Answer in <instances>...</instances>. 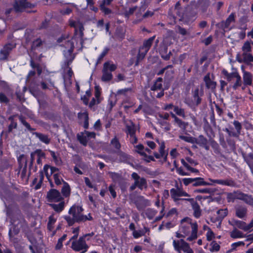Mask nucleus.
<instances>
[{
    "instance_id": "1",
    "label": "nucleus",
    "mask_w": 253,
    "mask_h": 253,
    "mask_svg": "<svg viewBox=\"0 0 253 253\" xmlns=\"http://www.w3.org/2000/svg\"><path fill=\"white\" fill-rule=\"evenodd\" d=\"M198 225L196 221L188 217L182 219L178 230L175 232V236L180 239L173 240L172 242L174 250L180 253L188 244L183 238L189 242L194 241L198 238Z\"/></svg>"
},
{
    "instance_id": "2",
    "label": "nucleus",
    "mask_w": 253,
    "mask_h": 253,
    "mask_svg": "<svg viewBox=\"0 0 253 253\" xmlns=\"http://www.w3.org/2000/svg\"><path fill=\"white\" fill-rule=\"evenodd\" d=\"M83 211L82 207L74 205L70 208L68 211L69 215H64L63 218L70 226L73 225L75 222H84L92 219L89 213L87 215L83 214Z\"/></svg>"
},
{
    "instance_id": "3",
    "label": "nucleus",
    "mask_w": 253,
    "mask_h": 253,
    "mask_svg": "<svg viewBox=\"0 0 253 253\" xmlns=\"http://www.w3.org/2000/svg\"><path fill=\"white\" fill-rule=\"evenodd\" d=\"M11 225L9 230V236L11 239L17 234L20 229L25 224V220L19 211L14 213L11 217Z\"/></svg>"
},
{
    "instance_id": "4",
    "label": "nucleus",
    "mask_w": 253,
    "mask_h": 253,
    "mask_svg": "<svg viewBox=\"0 0 253 253\" xmlns=\"http://www.w3.org/2000/svg\"><path fill=\"white\" fill-rule=\"evenodd\" d=\"M170 195L173 201L177 205L179 204L180 202L183 200L194 202V199L189 198L190 195L181 187H177L176 188H171L170 190Z\"/></svg>"
},
{
    "instance_id": "5",
    "label": "nucleus",
    "mask_w": 253,
    "mask_h": 253,
    "mask_svg": "<svg viewBox=\"0 0 253 253\" xmlns=\"http://www.w3.org/2000/svg\"><path fill=\"white\" fill-rule=\"evenodd\" d=\"M251 42H245L242 47V57H240L239 54H238L236 56L237 60L240 63L244 62L248 64L253 62V56L251 53Z\"/></svg>"
},
{
    "instance_id": "6",
    "label": "nucleus",
    "mask_w": 253,
    "mask_h": 253,
    "mask_svg": "<svg viewBox=\"0 0 253 253\" xmlns=\"http://www.w3.org/2000/svg\"><path fill=\"white\" fill-rule=\"evenodd\" d=\"M117 69V66L112 62L108 61L104 63L102 69L101 80L103 82H108L112 80V72Z\"/></svg>"
},
{
    "instance_id": "7",
    "label": "nucleus",
    "mask_w": 253,
    "mask_h": 253,
    "mask_svg": "<svg viewBox=\"0 0 253 253\" xmlns=\"http://www.w3.org/2000/svg\"><path fill=\"white\" fill-rule=\"evenodd\" d=\"M131 177L134 180V183L130 187V191L134 190L136 187L140 190L147 188V183L145 178L140 177L137 173L134 172L131 174Z\"/></svg>"
},
{
    "instance_id": "8",
    "label": "nucleus",
    "mask_w": 253,
    "mask_h": 253,
    "mask_svg": "<svg viewBox=\"0 0 253 253\" xmlns=\"http://www.w3.org/2000/svg\"><path fill=\"white\" fill-rule=\"evenodd\" d=\"M71 248L76 252L84 250V252H86L88 249V246L86 244L84 237H80L78 240L73 241L72 242Z\"/></svg>"
},
{
    "instance_id": "9",
    "label": "nucleus",
    "mask_w": 253,
    "mask_h": 253,
    "mask_svg": "<svg viewBox=\"0 0 253 253\" xmlns=\"http://www.w3.org/2000/svg\"><path fill=\"white\" fill-rule=\"evenodd\" d=\"M48 201L50 202H58L63 201L60 193L56 189L50 190L47 194Z\"/></svg>"
},
{
    "instance_id": "10",
    "label": "nucleus",
    "mask_w": 253,
    "mask_h": 253,
    "mask_svg": "<svg viewBox=\"0 0 253 253\" xmlns=\"http://www.w3.org/2000/svg\"><path fill=\"white\" fill-rule=\"evenodd\" d=\"M34 6V4L27 2L26 0H20L15 1L14 8L16 12H21L27 8H31Z\"/></svg>"
},
{
    "instance_id": "11",
    "label": "nucleus",
    "mask_w": 253,
    "mask_h": 253,
    "mask_svg": "<svg viewBox=\"0 0 253 253\" xmlns=\"http://www.w3.org/2000/svg\"><path fill=\"white\" fill-rule=\"evenodd\" d=\"M157 142L160 145L159 153L157 152L154 153V156L157 159L162 158H163V161L166 162L167 160L168 153L166 152L165 150V142L163 141H159L158 140H157Z\"/></svg>"
},
{
    "instance_id": "12",
    "label": "nucleus",
    "mask_w": 253,
    "mask_h": 253,
    "mask_svg": "<svg viewBox=\"0 0 253 253\" xmlns=\"http://www.w3.org/2000/svg\"><path fill=\"white\" fill-rule=\"evenodd\" d=\"M229 223L236 229L239 228L244 231L249 232L248 225L243 221L233 219L229 221Z\"/></svg>"
},
{
    "instance_id": "13",
    "label": "nucleus",
    "mask_w": 253,
    "mask_h": 253,
    "mask_svg": "<svg viewBox=\"0 0 253 253\" xmlns=\"http://www.w3.org/2000/svg\"><path fill=\"white\" fill-rule=\"evenodd\" d=\"M135 204L137 209L140 211L146 207L150 206L151 202L149 200L145 199L143 196H139L137 198Z\"/></svg>"
},
{
    "instance_id": "14",
    "label": "nucleus",
    "mask_w": 253,
    "mask_h": 253,
    "mask_svg": "<svg viewBox=\"0 0 253 253\" xmlns=\"http://www.w3.org/2000/svg\"><path fill=\"white\" fill-rule=\"evenodd\" d=\"M73 75V72L70 68H67V71L66 74L63 75L64 86L66 90L72 84L71 78Z\"/></svg>"
},
{
    "instance_id": "15",
    "label": "nucleus",
    "mask_w": 253,
    "mask_h": 253,
    "mask_svg": "<svg viewBox=\"0 0 253 253\" xmlns=\"http://www.w3.org/2000/svg\"><path fill=\"white\" fill-rule=\"evenodd\" d=\"M209 180L213 183H216L220 185H226L230 187H236V185L235 182L231 179H228L225 180L222 179H212L209 178Z\"/></svg>"
},
{
    "instance_id": "16",
    "label": "nucleus",
    "mask_w": 253,
    "mask_h": 253,
    "mask_svg": "<svg viewBox=\"0 0 253 253\" xmlns=\"http://www.w3.org/2000/svg\"><path fill=\"white\" fill-rule=\"evenodd\" d=\"M247 208L245 206H238L235 208V214L237 217L245 219L247 217Z\"/></svg>"
},
{
    "instance_id": "17",
    "label": "nucleus",
    "mask_w": 253,
    "mask_h": 253,
    "mask_svg": "<svg viewBox=\"0 0 253 253\" xmlns=\"http://www.w3.org/2000/svg\"><path fill=\"white\" fill-rule=\"evenodd\" d=\"M194 144H197L199 146L204 147L206 150L209 149V146L208 144V140L203 135H200L197 138L194 137Z\"/></svg>"
},
{
    "instance_id": "18",
    "label": "nucleus",
    "mask_w": 253,
    "mask_h": 253,
    "mask_svg": "<svg viewBox=\"0 0 253 253\" xmlns=\"http://www.w3.org/2000/svg\"><path fill=\"white\" fill-rule=\"evenodd\" d=\"M79 120L84 123V127L87 129L89 126L88 114L86 111L80 112L78 114Z\"/></svg>"
},
{
    "instance_id": "19",
    "label": "nucleus",
    "mask_w": 253,
    "mask_h": 253,
    "mask_svg": "<svg viewBox=\"0 0 253 253\" xmlns=\"http://www.w3.org/2000/svg\"><path fill=\"white\" fill-rule=\"evenodd\" d=\"M18 161L19 167L22 169V175H24L26 174L27 166L26 156L23 154L20 155L18 158Z\"/></svg>"
},
{
    "instance_id": "20",
    "label": "nucleus",
    "mask_w": 253,
    "mask_h": 253,
    "mask_svg": "<svg viewBox=\"0 0 253 253\" xmlns=\"http://www.w3.org/2000/svg\"><path fill=\"white\" fill-rule=\"evenodd\" d=\"M125 124L126 134L129 135V136H132L133 134H135L136 127L134 123L131 121H126Z\"/></svg>"
},
{
    "instance_id": "21",
    "label": "nucleus",
    "mask_w": 253,
    "mask_h": 253,
    "mask_svg": "<svg viewBox=\"0 0 253 253\" xmlns=\"http://www.w3.org/2000/svg\"><path fill=\"white\" fill-rule=\"evenodd\" d=\"M222 73L225 76V78L226 79L228 82H230L234 78H236L239 74L236 71H233L232 72L229 73L225 69H223L222 71Z\"/></svg>"
},
{
    "instance_id": "22",
    "label": "nucleus",
    "mask_w": 253,
    "mask_h": 253,
    "mask_svg": "<svg viewBox=\"0 0 253 253\" xmlns=\"http://www.w3.org/2000/svg\"><path fill=\"white\" fill-rule=\"evenodd\" d=\"M193 185L194 186L212 185V183L207 182L204 181V178L202 177H196L194 178Z\"/></svg>"
},
{
    "instance_id": "23",
    "label": "nucleus",
    "mask_w": 253,
    "mask_h": 253,
    "mask_svg": "<svg viewBox=\"0 0 253 253\" xmlns=\"http://www.w3.org/2000/svg\"><path fill=\"white\" fill-rule=\"evenodd\" d=\"M65 202L64 201H60L59 204H51L50 206L57 212H61L65 208Z\"/></svg>"
},
{
    "instance_id": "24",
    "label": "nucleus",
    "mask_w": 253,
    "mask_h": 253,
    "mask_svg": "<svg viewBox=\"0 0 253 253\" xmlns=\"http://www.w3.org/2000/svg\"><path fill=\"white\" fill-rule=\"evenodd\" d=\"M243 78L244 81V84L245 85H252L253 76L250 73L244 71Z\"/></svg>"
},
{
    "instance_id": "25",
    "label": "nucleus",
    "mask_w": 253,
    "mask_h": 253,
    "mask_svg": "<svg viewBox=\"0 0 253 253\" xmlns=\"http://www.w3.org/2000/svg\"><path fill=\"white\" fill-rule=\"evenodd\" d=\"M155 38V36H153V37L150 38L148 40L144 41L143 45L141 47H140L141 50H145L146 51H148L150 47L152 45V44Z\"/></svg>"
},
{
    "instance_id": "26",
    "label": "nucleus",
    "mask_w": 253,
    "mask_h": 253,
    "mask_svg": "<svg viewBox=\"0 0 253 253\" xmlns=\"http://www.w3.org/2000/svg\"><path fill=\"white\" fill-rule=\"evenodd\" d=\"M230 237L233 239L243 238L246 237L241 231L234 228L233 230L230 232Z\"/></svg>"
},
{
    "instance_id": "27",
    "label": "nucleus",
    "mask_w": 253,
    "mask_h": 253,
    "mask_svg": "<svg viewBox=\"0 0 253 253\" xmlns=\"http://www.w3.org/2000/svg\"><path fill=\"white\" fill-rule=\"evenodd\" d=\"M204 81L206 83V86L208 88L213 89L215 88L216 84L213 81H211L210 77V75L207 74L204 77Z\"/></svg>"
},
{
    "instance_id": "28",
    "label": "nucleus",
    "mask_w": 253,
    "mask_h": 253,
    "mask_svg": "<svg viewBox=\"0 0 253 253\" xmlns=\"http://www.w3.org/2000/svg\"><path fill=\"white\" fill-rule=\"evenodd\" d=\"M75 41V39L74 38H72L71 40H68V41H65V44L64 46L69 53H71L73 52L74 48Z\"/></svg>"
},
{
    "instance_id": "29",
    "label": "nucleus",
    "mask_w": 253,
    "mask_h": 253,
    "mask_svg": "<svg viewBox=\"0 0 253 253\" xmlns=\"http://www.w3.org/2000/svg\"><path fill=\"white\" fill-rule=\"evenodd\" d=\"M63 184V186L61 189V193L64 197H67L70 195V187L69 184L66 182H64Z\"/></svg>"
},
{
    "instance_id": "30",
    "label": "nucleus",
    "mask_w": 253,
    "mask_h": 253,
    "mask_svg": "<svg viewBox=\"0 0 253 253\" xmlns=\"http://www.w3.org/2000/svg\"><path fill=\"white\" fill-rule=\"evenodd\" d=\"M192 208L194 211V216L197 218H199L201 214V212L199 206L197 203H194L192 205Z\"/></svg>"
},
{
    "instance_id": "31",
    "label": "nucleus",
    "mask_w": 253,
    "mask_h": 253,
    "mask_svg": "<svg viewBox=\"0 0 253 253\" xmlns=\"http://www.w3.org/2000/svg\"><path fill=\"white\" fill-rule=\"evenodd\" d=\"M35 135L41 141L47 144L50 142V139L48 137L47 135L36 132Z\"/></svg>"
},
{
    "instance_id": "32",
    "label": "nucleus",
    "mask_w": 253,
    "mask_h": 253,
    "mask_svg": "<svg viewBox=\"0 0 253 253\" xmlns=\"http://www.w3.org/2000/svg\"><path fill=\"white\" fill-rule=\"evenodd\" d=\"M110 50V48L109 47L106 46L105 47L100 54L99 55L97 59V64L100 63L101 61L103 60V58L107 55L108 52Z\"/></svg>"
},
{
    "instance_id": "33",
    "label": "nucleus",
    "mask_w": 253,
    "mask_h": 253,
    "mask_svg": "<svg viewBox=\"0 0 253 253\" xmlns=\"http://www.w3.org/2000/svg\"><path fill=\"white\" fill-rule=\"evenodd\" d=\"M157 212V211L154 209H148L145 211L144 214L148 219H152Z\"/></svg>"
},
{
    "instance_id": "34",
    "label": "nucleus",
    "mask_w": 253,
    "mask_h": 253,
    "mask_svg": "<svg viewBox=\"0 0 253 253\" xmlns=\"http://www.w3.org/2000/svg\"><path fill=\"white\" fill-rule=\"evenodd\" d=\"M78 139L81 144L85 146L88 141L87 136H85V131L81 134H78Z\"/></svg>"
},
{
    "instance_id": "35",
    "label": "nucleus",
    "mask_w": 253,
    "mask_h": 253,
    "mask_svg": "<svg viewBox=\"0 0 253 253\" xmlns=\"http://www.w3.org/2000/svg\"><path fill=\"white\" fill-rule=\"evenodd\" d=\"M50 155L52 159L56 165H61L62 164V160L60 157L56 154V153L52 151H50Z\"/></svg>"
},
{
    "instance_id": "36",
    "label": "nucleus",
    "mask_w": 253,
    "mask_h": 253,
    "mask_svg": "<svg viewBox=\"0 0 253 253\" xmlns=\"http://www.w3.org/2000/svg\"><path fill=\"white\" fill-rule=\"evenodd\" d=\"M118 155L119 157L120 160L121 162L127 163L129 161V156L122 151H120L118 153Z\"/></svg>"
},
{
    "instance_id": "37",
    "label": "nucleus",
    "mask_w": 253,
    "mask_h": 253,
    "mask_svg": "<svg viewBox=\"0 0 253 253\" xmlns=\"http://www.w3.org/2000/svg\"><path fill=\"white\" fill-rule=\"evenodd\" d=\"M56 221V218L54 217L53 215H51L49 217L47 224V228L49 230L51 231L53 229L54 224Z\"/></svg>"
},
{
    "instance_id": "38",
    "label": "nucleus",
    "mask_w": 253,
    "mask_h": 253,
    "mask_svg": "<svg viewBox=\"0 0 253 253\" xmlns=\"http://www.w3.org/2000/svg\"><path fill=\"white\" fill-rule=\"evenodd\" d=\"M15 116H11L8 118V120L10 121L11 123L8 126V131L11 132L13 128L17 127V123L14 120Z\"/></svg>"
},
{
    "instance_id": "39",
    "label": "nucleus",
    "mask_w": 253,
    "mask_h": 253,
    "mask_svg": "<svg viewBox=\"0 0 253 253\" xmlns=\"http://www.w3.org/2000/svg\"><path fill=\"white\" fill-rule=\"evenodd\" d=\"M53 177L55 183L57 185H60L61 184L62 182L63 183L64 182L62 177L61 174L60 173H54Z\"/></svg>"
},
{
    "instance_id": "40",
    "label": "nucleus",
    "mask_w": 253,
    "mask_h": 253,
    "mask_svg": "<svg viewBox=\"0 0 253 253\" xmlns=\"http://www.w3.org/2000/svg\"><path fill=\"white\" fill-rule=\"evenodd\" d=\"M193 96L194 100L196 102L197 104L200 103L201 99L199 96V89L198 87H196L193 91Z\"/></svg>"
},
{
    "instance_id": "41",
    "label": "nucleus",
    "mask_w": 253,
    "mask_h": 253,
    "mask_svg": "<svg viewBox=\"0 0 253 253\" xmlns=\"http://www.w3.org/2000/svg\"><path fill=\"white\" fill-rule=\"evenodd\" d=\"M147 52L148 51H146L145 50H141V47H140L139 51L137 56V61L135 63V65H137L139 61L144 58Z\"/></svg>"
},
{
    "instance_id": "42",
    "label": "nucleus",
    "mask_w": 253,
    "mask_h": 253,
    "mask_svg": "<svg viewBox=\"0 0 253 253\" xmlns=\"http://www.w3.org/2000/svg\"><path fill=\"white\" fill-rule=\"evenodd\" d=\"M217 214L218 215V219H223L228 214L227 209H220L218 210L217 211Z\"/></svg>"
},
{
    "instance_id": "43",
    "label": "nucleus",
    "mask_w": 253,
    "mask_h": 253,
    "mask_svg": "<svg viewBox=\"0 0 253 253\" xmlns=\"http://www.w3.org/2000/svg\"><path fill=\"white\" fill-rule=\"evenodd\" d=\"M174 124L178 126L183 130H185L188 126L187 123L182 121L180 119H177V120L174 122Z\"/></svg>"
},
{
    "instance_id": "44",
    "label": "nucleus",
    "mask_w": 253,
    "mask_h": 253,
    "mask_svg": "<svg viewBox=\"0 0 253 253\" xmlns=\"http://www.w3.org/2000/svg\"><path fill=\"white\" fill-rule=\"evenodd\" d=\"M210 246L211 248L210 249V251L211 252H217L219 251L220 246V245L215 241H212Z\"/></svg>"
},
{
    "instance_id": "45",
    "label": "nucleus",
    "mask_w": 253,
    "mask_h": 253,
    "mask_svg": "<svg viewBox=\"0 0 253 253\" xmlns=\"http://www.w3.org/2000/svg\"><path fill=\"white\" fill-rule=\"evenodd\" d=\"M245 243L243 241H239L237 242L231 244V248L230 250L227 251V253H231L235 250H236V248L238 247L241 246H244Z\"/></svg>"
},
{
    "instance_id": "46",
    "label": "nucleus",
    "mask_w": 253,
    "mask_h": 253,
    "mask_svg": "<svg viewBox=\"0 0 253 253\" xmlns=\"http://www.w3.org/2000/svg\"><path fill=\"white\" fill-rule=\"evenodd\" d=\"M112 146L117 150H119L121 148V144L117 137H114L111 141Z\"/></svg>"
},
{
    "instance_id": "47",
    "label": "nucleus",
    "mask_w": 253,
    "mask_h": 253,
    "mask_svg": "<svg viewBox=\"0 0 253 253\" xmlns=\"http://www.w3.org/2000/svg\"><path fill=\"white\" fill-rule=\"evenodd\" d=\"M43 178V173L42 171H40L39 173V175L37 176V178H35L34 179L35 181H38V184L36 186V189H38L40 188V186L39 185V184H41L42 183Z\"/></svg>"
},
{
    "instance_id": "48",
    "label": "nucleus",
    "mask_w": 253,
    "mask_h": 253,
    "mask_svg": "<svg viewBox=\"0 0 253 253\" xmlns=\"http://www.w3.org/2000/svg\"><path fill=\"white\" fill-rule=\"evenodd\" d=\"M179 137L180 139L183 140L186 142L194 144V137H191L190 135H180L179 136Z\"/></svg>"
},
{
    "instance_id": "49",
    "label": "nucleus",
    "mask_w": 253,
    "mask_h": 253,
    "mask_svg": "<svg viewBox=\"0 0 253 253\" xmlns=\"http://www.w3.org/2000/svg\"><path fill=\"white\" fill-rule=\"evenodd\" d=\"M101 89L99 86L96 85L95 86V96L97 99V103H99L101 102V98H100Z\"/></svg>"
},
{
    "instance_id": "50",
    "label": "nucleus",
    "mask_w": 253,
    "mask_h": 253,
    "mask_svg": "<svg viewBox=\"0 0 253 253\" xmlns=\"http://www.w3.org/2000/svg\"><path fill=\"white\" fill-rule=\"evenodd\" d=\"M136 148V152L139 153L141 156H146V153L144 152V147L142 144H138L135 146Z\"/></svg>"
},
{
    "instance_id": "51",
    "label": "nucleus",
    "mask_w": 253,
    "mask_h": 253,
    "mask_svg": "<svg viewBox=\"0 0 253 253\" xmlns=\"http://www.w3.org/2000/svg\"><path fill=\"white\" fill-rule=\"evenodd\" d=\"M227 199L228 202H234V201L237 199L236 191L228 193L227 195Z\"/></svg>"
},
{
    "instance_id": "52",
    "label": "nucleus",
    "mask_w": 253,
    "mask_h": 253,
    "mask_svg": "<svg viewBox=\"0 0 253 253\" xmlns=\"http://www.w3.org/2000/svg\"><path fill=\"white\" fill-rule=\"evenodd\" d=\"M162 86V83H159V82H155L154 84L151 86V89L154 91L161 90H163Z\"/></svg>"
},
{
    "instance_id": "53",
    "label": "nucleus",
    "mask_w": 253,
    "mask_h": 253,
    "mask_svg": "<svg viewBox=\"0 0 253 253\" xmlns=\"http://www.w3.org/2000/svg\"><path fill=\"white\" fill-rule=\"evenodd\" d=\"M174 111L177 115L183 117H185V112L183 109L180 108L178 106H174Z\"/></svg>"
},
{
    "instance_id": "54",
    "label": "nucleus",
    "mask_w": 253,
    "mask_h": 253,
    "mask_svg": "<svg viewBox=\"0 0 253 253\" xmlns=\"http://www.w3.org/2000/svg\"><path fill=\"white\" fill-rule=\"evenodd\" d=\"M235 20V15L232 13L227 18L225 21V27H228L230 24Z\"/></svg>"
},
{
    "instance_id": "55",
    "label": "nucleus",
    "mask_w": 253,
    "mask_h": 253,
    "mask_svg": "<svg viewBox=\"0 0 253 253\" xmlns=\"http://www.w3.org/2000/svg\"><path fill=\"white\" fill-rule=\"evenodd\" d=\"M243 201L246 204L253 206V198L251 196L246 194Z\"/></svg>"
},
{
    "instance_id": "56",
    "label": "nucleus",
    "mask_w": 253,
    "mask_h": 253,
    "mask_svg": "<svg viewBox=\"0 0 253 253\" xmlns=\"http://www.w3.org/2000/svg\"><path fill=\"white\" fill-rule=\"evenodd\" d=\"M134 238L137 239L145 235V232L141 230H134L132 233Z\"/></svg>"
},
{
    "instance_id": "57",
    "label": "nucleus",
    "mask_w": 253,
    "mask_h": 253,
    "mask_svg": "<svg viewBox=\"0 0 253 253\" xmlns=\"http://www.w3.org/2000/svg\"><path fill=\"white\" fill-rule=\"evenodd\" d=\"M235 79H236V81L233 85V88L235 89H237L242 85L241 78L239 74L238 75Z\"/></svg>"
},
{
    "instance_id": "58",
    "label": "nucleus",
    "mask_w": 253,
    "mask_h": 253,
    "mask_svg": "<svg viewBox=\"0 0 253 253\" xmlns=\"http://www.w3.org/2000/svg\"><path fill=\"white\" fill-rule=\"evenodd\" d=\"M131 90V89L129 88H125L124 89L118 90L116 94L119 95H126V93L128 91H130Z\"/></svg>"
},
{
    "instance_id": "59",
    "label": "nucleus",
    "mask_w": 253,
    "mask_h": 253,
    "mask_svg": "<svg viewBox=\"0 0 253 253\" xmlns=\"http://www.w3.org/2000/svg\"><path fill=\"white\" fill-rule=\"evenodd\" d=\"M233 124L237 130L238 134H239L240 133L241 129L242 128V126L240 123H239L237 121H234L233 122Z\"/></svg>"
},
{
    "instance_id": "60",
    "label": "nucleus",
    "mask_w": 253,
    "mask_h": 253,
    "mask_svg": "<svg viewBox=\"0 0 253 253\" xmlns=\"http://www.w3.org/2000/svg\"><path fill=\"white\" fill-rule=\"evenodd\" d=\"M35 154L36 155V158L42 159L45 156L44 153L40 149L36 150L35 151Z\"/></svg>"
},
{
    "instance_id": "61",
    "label": "nucleus",
    "mask_w": 253,
    "mask_h": 253,
    "mask_svg": "<svg viewBox=\"0 0 253 253\" xmlns=\"http://www.w3.org/2000/svg\"><path fill=\"white\" fill-rule=\"evenodd\" d=\"M8 102V99L5 94L2 93H0V102L7 103Z\"/></svg>"
},
{
    "instance_id": "62",
    "label": "nucleus",
    "mask_w": 253,
    "mask_h": 253,
    "mask_svg": "<svg viewBox=\"0 0 253 253\" xmlns=\"http://www.w3.org/2000/svg\"><path fill=\"white\" fill-rule=\"evenodd\" d=\"M176 170L177 173H178L179 175L182 176L189 175V174L188 172L184 171L181 167L177 168Z\"/></svg>"
},
{
    "instance_id": "63",
    "label": "nucleus",
    "mask_w": 253,
    "mask_h": 253,
    "mask_svg": "<svg viewBox=\"0 0 253 253\" xmlns=\"http://www.w3.org/2000/svg\"><path fill=\"white\" fill-rule=\"evenodd\" d=\"M158 117H159V119L164 120H168L169 117V115L167 113L159 114L158 115Z\"/></svg>"
},
{
    "instance_id": "64",
    "label": "nucleus",
    "mask_w": 253,
    "mask_h": 253,
    "mask_svg": "<svg viewBox=\"0 0 253 253\" xmlns=\"http://www.w3.org/2000/svg\"><path fill=\"white\" fill-rule=\"evenodd\" d=\"M207 240L210 241L214 238V233L211 230H209L206 234Z\"/></svg>"
}]
</instances>
